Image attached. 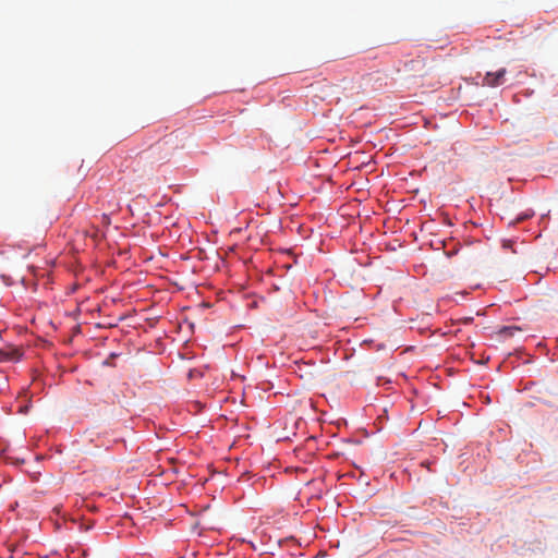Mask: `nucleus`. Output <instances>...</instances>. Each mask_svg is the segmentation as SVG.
Masks as SVG:
<instances>
[{
	"mask_svg": "<svg viewBox=\"0 0 558 558\" xmlns=\"http://www.w3.org/2000/svg\"><path fill=\"white\" fill-rule=\"evenodd\" d=\"M506 72H507L506 69H500L496 72H487L483 78L482 84L484 86H488V87L499 86V85L504 84V78H505Z\"/></svg>",
	"mask_w": 558,
	"mask_h": 558,
	"instance_id": "obj_1",
	"label": "nucleus"
},
{
	"mask_svg": "<svg viewBox=\"0 0 558 558\" xmlns=\"http://www.w3.org/2000/svg\"><path fill=\"white\" fill-rule=\"evenodd\" d=\"M20 352L15 349L0 350V363L7 361H17Z\"/></svg>",
	"mask_w": 558,
	"mask_h": 558,
	"instance_id": "obj_2",
	"label": "nucleus"
},
{
	"mask_svg": "<svg viewBox=\"0 0 558 558\" xmlns=\"http://www.w3.org/2000/svg\"><path fill=\"white\" fill-rule=\"evenodd\" d=\"M519 331H521V328L517 326H505L497 331V336L500 338H509L513 337Z\"/></svg>",
	"mask_w": 558,
	"mask_h": 558,
	"instance_id": "obj_3",
	"label": "nucleus"
},
{
	"mask_svg": "<svg viewBox=\"0 0 558 558\" xmlns=\"http://www.w3.org/2000/svg\"><path fill=\"white\" fill-rule=\"evenodd\" d=\"M534 216V211L533 210H527V211H524L522 214H520L513 221L510 222V225H517V223H520L531 217Z\"/></svg>",
	"mask_w": 558,
	"mask_h": 558,
	"instance_id": "obj_4",
	"label": "nucleus"
},
{
	"mask_svg": "<svg viewBox=\"0 0 558 558\" xmlns=\"http://www.w3.org/2000/svg\"><path fill=\"white\" fill-rule=\"evenodd\" d=\"M421 62H422L421 60H412V61L410 62V64H415V63H416V64H418V63H421ZM407 65H409V63H407Z\"/></svg>",
	"mask_w": 558,
	"mask_h": 558,
	"instance_id": "obj_5",
	"label": "nucleus"
}]
</instances>
